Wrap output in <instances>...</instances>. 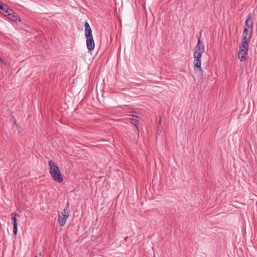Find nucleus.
Segmentation results:
<instances>
[{"instance_id": "f257e3e1", "label": "nucleus", "mask_w": 257, "mask_h": 257, "mask_svg": "<svg viewBox=\"0 0 257 257\" xmlns=\"http://www.w3.org/2000/svg\"><path fill=\"white\" fill-rule=\"evenodd\" d=\"M48 164L50 167V173L52 179L57 182L61 183L63 178L58 167L52 160L49 161Z\"/></svg>"}, {"instance_id": "f03ea898", "label": "nucleus", "mask_w": 257, "mask_h": 257, "mask_svg": "<svg viewBox=\"0 0 257 257\" xmlns=\"http://www.w3.org/2000/svg\"><path fill=\"white\" fill-rule=\"evenodd\" d=\"M251 18L252 17L251 14H249L247 15V19L245 21V26H247L248 28H250V33H248V29L247 28H244L243 32V37L241 40L249 41L250 40L253 26V21Z\"/></svg>"}, {"instance_id": "7ed1b4c3", "label": "nucleus", "mask_w": 257, "mask_h": 257, "mask_svg": "<svg viewBox=\"0 0 257 257\" xmlns=\"http://www.w3.org/2000/svg\"><path fill=\"white\" fill-rule=\"evenodd\" d=\"M70 215L69 204H67L65 208L61 211L58 217V222L61 226H64Z\"/></svg>"}, {"instance_id": "20e7f679", "label": "nucleus", "mask_w": 257, "mask_h": 257, "mask_svg": "<svg viewBox=\"0 0 257 257\" xmlns=\"http://www.w3.org/2000/svg\"><path fill=\"white\" fill-rule=\"evenodd\" d=\"M194 70L200 76H203V70L201 68V58H194Z\"/></svg>"}, {"instance_id": "39448f33", "label": "nucleus", "mask_w": 257, "mask_h": 257, "mask_svg": "<svg viewBox=\"0 0 257 257\" xmlns=\"http://www.w3.org/2000/svg\"><path fill=\"white\" fill-rule=\"evenodd\" d=\"M86 46L89 51H92L94 49L95 43L93 38V36L86 37Z\"/></svg>"}, {"instance_id": "423d86ee", "label": "nucleus", "mask_w": 257, "mask_h": 257, "mask_svg": "<svg viewBox=\"0 0 257 257\" xmlns=\"http://www.w3.org/2000/svg\"><path fill=\"white\" fill-rule=\"evenodd\" d=\"M205 47L203 41L200 38L198 39L197 44L195 47V51L197 52L203 53L204 52Z\"/></svg>"}, {"instance_id": "0eeeda50", "label": "nucleus", "mask_w": 257, "mask_h": 257, "mask_svg": "<svg viewBox=\"0 0 257 257\" xmlns=\"http://www.w3.org/2000/svg\"><path fill=\"white\" fill-rule=\"evenodd\" d=\"M132 117L130 118V122L133 124L135 127H136V131L135 132H137V133H139V126H138V122H139V117L138 116L136 115H132Z\"/></svg>"}, {"instance_id": "6e6552de", "label": "nucleus", "mask_w": 257, "mask_h": 257, "mask_svg": "<svg viewBox=\"0 0 257 257\" xmlns=\"http://www.w3.org/2000/svg\"><path fill=\"white\" fill-rule=\"evenodd\" d=\"M0 13L6 16L9 13H13V10L9 9L6 5H2L0 2Z\"/></svg>"}, {"instance_id": "1a4fd4ad", "label": "nucleus", "mask_w": 257, "mask_h": 257, "mask_svg": "<svg viewBox=\"0 0 257 257\" xmlns=\"http://www.w3.org/2000/svg\"><path fill=\"white\" fill-rule=\"evenodd\" d=\"M17 214L15 212H13L11 214L12 219L13 223V232L15 235H17L18 231L17 223L16 216Z\"/></svg>"}, {"instance_id": "9d476101", "label": "nucleus", "mask_w": 257, "mask_h": 257, "mask_svg": "<svg viewBox=\"0 0 257 257\" xmlns=\"http://www.w3.org/2000/svg\"><path fill=\"white\" fill-rule=\"evenodd\" d=\"M248 51L246 50H244L239 49L238 53V58L240 61L243 62L245 61L247 55Z\"/></svg>"}, {"instance_id": "9b49d317", "label": "nucleus", "mask_w": 257, "mask_h": 257, "mask_svg": "<svg viewBox=\"0 0 257 257\" xmlns=\"http://www.w3.org/2000/svg\"><path fill=\"white\" fill-rule=\"evenodd\" d=\"M85 27V37H90L92 36V31L90 26L88 22H86Z\"/></svg>"}, {"instance_id": "f8f14e48", "label": "nucleus", "mask_w": 257, "mask_h": 257, "mask_svg": "<svg viewBox=\"0 0 257 257\" xmlns=\"http://www.w3.org/2000/svg\"><path fill=\"white\" fill-rule=\"evenodd\" d=\"M249 41V40H241L240 45H239V49L248 51Z\"/></svg>"}, {"instance_id": "ddd939ff", "label": "nucleus", "mask_w": 257, "mask_h": 257, "mask_svg": "<svg viewBox=\"0 0 257 257\" xmlns=\"http://www.w3.org/2000/svg\"><path fill=\"white\" fill-rule=\"evenodd\" d=\"M6 17H8V18L13 22H16L18 19V16L13 11V13H9Z\"/></svg>"}, {"instance_id": "4468645a", "label": "nucleus", "mask_w": 257, "mask_h": 257, "mask_svg": "<svg viewBox=\"0 0 257 257\" xmlns=\"http://www.w3.org/2000/svg\"><path fill=\"white\" fill-rule=\"evenodd\" d=\"M202 53L195 52L194 54V58H201Z\"/></svg>"}, {"instance_id": "2eb2a0df", "label": "nucleus", "mask_w": 257, "mask_h": 257, "mask_svg": "<svg viewBox=\"0 0 257 257\" xmlns=\"http://www.w3.org/2000/svg\"><path fill=\"white\" fill-rule=\"evenodd\" d=\"M5 64L6 65V63L5 62V61L3 60L1 58H0V64Z\"/></svg>"}]
</instances>
